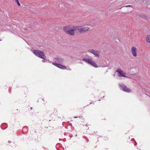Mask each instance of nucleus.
Here are the masks:
<instances>
[{
    "instance_id": "1",
    "label": "nucleus",
    "mask_w": 150,
    "mask_h": 150,
    "mask_svg": "<svg viewBox=\"0 0 150 150\" xmlns=\"http://www.w3.org/2000/svg\"><path fill=\"white\" fill-rule=\"evenodd\" d=\"M33 53L35 55L40 58L44 59H46V57L43 51L35 50H33Z\"/></svg>"
},
{
    "instance_id": "2",
    "label": "nucleus",
    "mask_w": 150,
    "mask_h": 150,
    "mask_svg": "<svg viewBox=\"0 0 150 150\" xmlns=\"http://www.w3.org/2000/svg\"><path fill=\"white\" fill-rule=\"evenodd\" d=\"M76 28V30L78 31L80 33H83L86 32L89 30V28L85 26L78 27Z\"/></svg>"
},
{
    "instance_id": "3",
    "label": "nucleus",
    "mask_w": 150,
    "mask_h": 150,
    "mask_svg": "<svg viewBox=\"0 0 150 150\" xmlns=\"http://www.w3.org/2000/svg\"><path fill=\"white\" fill-rule=\"evenodd\" d=\"M82 60L88 64H91L95 67L97 68L98 67L95 62L91 59L89 58H84L82 59Z\"/></svg>"
},
{
    "instance_id": "4",
    "label": "nucleus",
    "mask_w": 150,
    "mask_h": 150,
    "mask_svg": "<svg viewBox=\"0 0 150 150\" xmlns=\"http://www.w3.org/2000/svg\"><path fill=\"white\" fill-rule=\"evenodd\" d=\"M88 51V52L93 54L97 57H99L100 54V51H99L93 49H89Z\"/></svg>"
},
{
    "instance_id": "5",
    "label": "nucleus",
    "mask_w": 150,
    "mask_h": 150,
    "mask_svg": "<svg viewBox=\"0 0 150 150\" xmlns=\"http://www.w3.org/2000/svg\"><path fill=\"white\" fill-rule=\"evenodd\" d=\"M119 86L120 89L125 92L129 93L131 91V90L130 89L127 88L124 84H120Z\"/></svg>"
},
{
    "instance_id": "6",
    "label": "nucleus",
    "mask_w": 150,
    "mask_h": 150,
    "mask_svg": "<svg viewBox=\"0 0 150 150\" xmlns=\"http://www.w3.org/2000/svg\"><path fill=\"white\" fill-rule=\"evenodd\" d=\"M131 51L132 54L134 56V57L137 56V50L136 47H132L131 48Z\"/></svg>"
},
{
    "instance_id": "7",
    "label": "nucleus",
    "mask_w": 150,
    "mask_h": 150,
    "mask_svg": "<svg viewBox=\"0 0 150 150\" xmlns=\"http://www.w3.org/2000/svg\"><path fill=\"white\" fill-rule=\"evenodd\" d=\"M76 27L74 28L73 29H70L67 34L71 35H73L74 34V31L77 30H76Z\"/></svg>"
},
{
    "instance_id": "8",
    "label": "nucleus",
    "mask_w": 150,
    "mask_h": 150,
    "mask_svg": "<svg viewBox=\"0 0 150 150\" xmlns=\"http://www.w3.org/2000/svg\"><path fill=\"white\" fill-rule=\"evenodd\" d=\"M116 72H118L120 74V76L124 77H127L125 76L126 74L124 73L122 71L120 70L119 69H117L116 71Z\"/></svg>"
},
{
    "instance_id": "9",
    "label": "nucleus",
    "mask_w": 150,
    "mask_h": 150,
    "mask_svg": "<svg viewBox=\"0 0 150 150\" xmlns=\"http://www.w3.org/2000/svg\"><path fill=\"white\" fill-rule=\"evenodd\" d=\"M54 59L56 62L59 63H62L63 61V59L61 58H56Z\"/></svg>"
},
{
    "instance_id": "10",
    "label": "nucleus",
    "mask_w": 150,
    "mask_h": 150,
    "mask_svg": "<svg viewBox=\"0 0 150 150\" xmlns=\"http://www.w3.org/2000/svg\"><path fill=\"white\" fill-rule=\"evenodd\" d=\"M70 28L66 26L64 27L63 28V30L66 33H67L68 32V31H69V30L70 29Z\"/></svg>"
},
{
    "instance_id": "11",
    "label": "nucleus",
    "mask_w": 150,
    "mask_h": 150,
    "mask_svg": "<svg viewBox=\"0 0 150 150\" xmlns=\"http://www.w3.org/2000/svg\"><path fill=\"white\" fill-rule=\"evenodd\" d=\"M136 16L137 18L141 17L143 18H146V16L143 14H137Z\"/></svg>"
},
{
    "instance_id": "12",
    "label": "nucleus",
    "mask_w": 150,
    "mask_h": 150,
    "mask_svg": "<svg viewBox=\"0 0 150 150\" xmlns=\"http://www.w3.org/2000/svg\"><path fill=\"white\" fill-rule=\"evenodd\" d=\"M52 64L55 65V66H56L57 67L61 69V67L62 64H60L56 63H52Z\"/></svg>"
},
{
    "instance_id": "13",
    "label": "nucleus",
    "mask_w": 150,
    "mask_h": 150,
    "mask_svg": "<svg viewBox=\"0 0 150 150\" xmlns=\"http://www.w3.org/2000/svg\"><path fill=\"white\" fill-rule=\"evenodd\" d=\"M146 41L149 43H150V35H147L146 36Z\"/></svg>"
},
{
    "instance_id": "14",
    "label": "nucleus",
    "mask_w": 150,
    "mask_h": 150,
    "mask_svg": "<svg viewBox=\"0 0 150 150\" xmlns=\"http://www.w3.org/2000/svg\"><path fill=\"white\" fill-rule=\"evenodd\" d=\"M61 69H67V68L64 65H61Z\"/></svg>"
},
{
    "instance_id": "15",
    "label": "nucleus",
    "mask_w": 150,
    "mask_h": 150,
    "mask_svg": "<svg viewBox=\"0 0 150 150\" xmlns=\"http://www.w3.org/2000/svg\"><path fill=\"white\" fill-rule=\"evenodd\" d=\"M15 0V1H16L17 2V4H18V6H20L21 4L19 2L18 0Z\"/></svg>"
},
{
    "instance_id": "16",
    "label": "nucleus",
    "mask_w": 150,
    "mask_h": 150,
    "mask_svg": "<svg viewBox=\"0 0 150 150\" xmlns=\"http://www.w3.org/2000/svg\"><path fill=\"white\" fill-rule=\"evenodd\" d=\"M131 5H128V6H125L126 7H131Z\"/></svg>"
},
{
    "instance_id": "17",
    "label": "nucleus",
    "mask_w": 150,
    "mask_h": 150,
    "mask_svg": "<svg viewBox=\"0 0 150 150\" xmlns=\"http://www.w3.org/2000/svg\"><path fill=\"white\" fill-rule=\"evenodd\" d=\"M42 61L43 62H46V61L45 60H42Z\"/></svg>"
},
{
    "instance_id": "18",
    "label": "nucleus",
    "mask_w": 150,
    "mask_h": 150,
    "mask_svg": "<svg viewBox=\"0 0 150 150\" xmlns=\"http://www.w3.org/2000/svg\"><path fill=\"white\" fill-rule=\"evenodd\" d=\"M8 143H11V141H8Z\"/></svg>"
},
{
    "instance_id": "19",
    "label": "nucleus",
    "mask_w": 150,
    "mask_h": 150,
    "mask_svg": "<svg viewBox=\"0 0 150 150\" xmlns=\"http://www.w3.org/2000/svg\"><path fill=\"white\" fill-rule=\"evenodd\" d=\"M30 108L31 110L33 108L32 107H31Z\"/></svg>"
},
{
    "instance_id": "20",
    "label": "nucleus",
    "mask_w": 150,
    "mask_h": 150,
    "mask_svg": "<svg viewBox=\"0 0 150 150\" xmlns=\"http://www.w3.org/2000/svg\"><path fill=\"white\" fill-rule=\"evenodd\" d=\"M75 118H77V117H74Z\"/></svg>"
},
{
    "instance_id": "21",
    "label": "nucleus",
    "mask_w": 150,
    "mask_h": 150,
    "mask_svg": "<svg viewBox=\"0 0 150 150\" xmlns=\"http://www.w3.org/2000/svg\"><path fill=\"white\" fill-rule=\"evenodd\" d=\"M69 70H71V69H69Z\"/></svg>"
},
{
    "instance_id": "22",
    "label": "nucleus",
    "mask_w": 150,
    "mask_h": 150,
    "mask_svg": "<svg viewBox=\"0 0 150 150\" xmlns=\"http://www.w3.org/2000/svg\"><path fill=\"white\" fill-rule=\"evenodd\" d=\"M113 76H115V74H114Z\"/></svg>"
},
{
    "instance_id": "23",
    "label": "nucleus",
    "mask_w": 150,
    "mask_h": 150,
    "mask_svg": "<svg viewBox=\"0 0 150 150\" xmlns=\"http://www.w3.org/2000/svg\"><path fill=\"white\" fill-rule=\"evenodd\" d=\"M90 103V104H91V103H92L91 102V103Z\"/></svg>"
},
{
    "instance_id": "24",
    "label": "nucleus",
    "mask_w": 150,
    "mask_h": 150,
    "mask_svg": "<svg viewBox=\"0 0 150 150\" xmlns=\"http://www.w3.org/2000/svg\"><path fill=\"white\" fill-rule=\"evenodd\" d=\"M0 41H1V40L0 39Z\"/></svg>"
}]
</instances>
